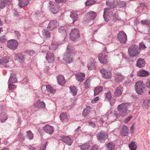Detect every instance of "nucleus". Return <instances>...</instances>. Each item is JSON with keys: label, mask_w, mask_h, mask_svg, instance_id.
I'll use <instances>...</instances> for the list:
<instances>
[{"label": "nucleus", "mask_w": 150, "mask_h": 150, "mask_svg": "<svg viewBox=\"0 0 150 150\" xmlns=\"http://www.w3.org/2000/svg\"><path fill=\"white\" fill-rule=\"evenodd\" d=\"M90 18H92L91 20H93L96 16V13L93 11H90L88 13H87Z\"/></svg>", "instance_id": "41"}, {"label": "nucleus", "mask_w": 150, "mask_h": 150, "mask_svg": "<svg viewBox=\"0 0 150 150\" xmlns=\"http://www.w3.org/2000/svg\"><path fill=\"white\" fill-rule=\"evenodd\" d=\"M112 98L111 93L110 92H108L105 95V99L110 101Z\"/></svg>", "instance_id": "45"}, {"label": "nucleus", "mask_w": 150, "mask_h": 150, "mask_svg": "<svg viewBox=\"0 0 150 150\" xmlns=\"http://www.w3.org/2000/svg\"><path fill=\"white\" fill-rule=\"evenodd\" d=\"M150 23V21L147 20H143L141 21V23L142 25H148Z\"/></svg>", "instance_id": "52"}, {"label": "nucleus", "mask_w": 150, "mask_h": 150, "mask_svg": "<svg viewBox=\"0 0 150 150\" xmlns=\"http://www.w3.org/2000/svg\"><path fill=\"white\" fill-rule=\"evenodd\" d=\"M98 58L100 62L103 64H105L108 62V56L105 54L103 53L99 54Z\"/></svg>", "instance_id": "9"}, {"label": "nucleus", "mask_w": 150, "mask_h": 150, "mask_svg": "<svg viewBox=\"0 0 150 150\" xmlns=\"http://www.w3.org/2000/svg\"><path fill=\"white\" fill-rule=\"evenodd\" d=\"M129 146L131 150H136L137 149V146L134 142H131L129 144Z\"/></svg>", "instance_id": "44"}, {"label": "nucleus", "mask_w": 150, "mask_h": 150, "mask_svg": "<svg viewBox=\"0 0 150 150\" xmlns=\"http://www.w3.org/2000/svg\"><path fill=\"white\" fill-rule=\"evenodd\" d=\"M80 147L81 150H88L89 146L88 144H85L81 146Z\"/></svg>", "instance_id": "42"}, {"label": "nucleus", "mask_w": 150, "mask_h": 150, "mask_svg": "<svg viewBox=\"0 0 150 150\" xmlns=\"http://www.w3.org/2000/svg\"><path fill=\"white\" fill-rule=\"evenodd\" d=\"M62 140L64 142L69 145H70L72 142L71 139L68 136H63L62 137Z\"/></svg>", "instance_id": "16"}, {"label": "nucleus", "mask_w": 150, "mask_h": 150, "mask_svg": "<svg viewBox=\"0 0 150 150\" xmlns=\"http://www.w3.org/2000/svg\"><path fill=\"white\" fill-rule=\"evenodd\" d=\"M117 16L116 15H115V16L113 17V19L115 21H116L117 20H118V19L117 18Z\"/></svg>", "instance_id": "64"}, {"label": "nucleus", "mask_w": 150, "mask_h": 150, "mask_svg": "<svg viewBox=\"0 0 150 150\" xmlns=\"http://www.w3.org/2000/svg\"><path fill=\"white\" fill-rule=\"evenodd\" d=\"M18 45L17 41L15 40H11L7 42V46L10 49L15 50L16 49Z\"/></svg>", "instance_id": "7"}, {"label": "nucleus", "mask_w": 150, "mask_h": 150, "mask_svg": "<svg viewBox=\"0 0 150 150\" xmlns=\"http://www.w3.org/2000/svg\"><path fill=\"white\" fill-rule=\"evenodd\" d=\"M138 75L140 76H146L149 75L148 71L144 70H141L139 71L137 74Z\"/></svg>", "instance_id": "27"}, {"label": "nucleus", "mask_w": 150, "mask_h": 150, "mask_svg": "<svg viewBox=\"0 0 150 150\" xmlns=\"http://www.w3.org/2000/svg\"><path fill=\"white\" fill-rule=\"evenodd\" d=\"M145 64V62L143 59L140 58L137 61L136 66L137 67L141 68L144 67Z\"/></svg>", "instance_id": "21"}, {"label": "nucleus", "mask_w": 150, "mask_h": 150, "mask_svg": "<svg viewBox=\"0 0 150 150\" xmlns=\"http://www.w3.org/2000/svg\"><path fill=\"white\" fill-rule=\"evenodd\" d=\"M119 5L122 7L125 6L126 5V4L125 2L124 1H121L119 2Z\"/></svg>", "instance_id": "54"}, {"label": "nucleus", "mask_w": 150, "mask_h": 150, "mask_svg": "<svg viewBox=\"0 0 150 150\" xmlns=\"http://www.w3.org/2000/svg\"><path fill=\"white\" fill-rule=\"evenodd\" d=\"M33 137V134L30 131H29V139H32Z\"/></svg>", "instance_id": "55"}, {"label": "nucleus", "mask_w": 150, "mask_h": 150, "mask_svg": "<svg viewBox=\"0 0 150 150\" xmlns=\"http://www.w3.org/2000/svg\"><path fill=\"white\" fill-rule=\"evenodd\" d=\"M64 28L63 27H62L61 28H59L58 30V31L59 32L61 33L62 31H63L64 33H65V31H64Z\"/></svg>", "instance_id": "60"}, {"label": "nucleus", "mask_w": 150, "mask_h": 150, "mask_svg": "<svg viewBox=\"0 0 150 150\" xmlns=\"http://www.w3.org/2000/svg\"><path fill=\"white\" fill-rule=\"evenodd\" d=\"M43 35H44L45 38H49L50 36V33L47 30H45L43 33Z\"/></svg>", "instance_id": "46"}, {"label": "nucleus", "mask_w": 150, "mask_h": 150, "mask_svg": "<svg viewBox=\"0 0 150 150\" xmlns=\"http://www.w3.org/2000/svg\"><path fill=\"white\" fill-rule=\"evenodd\" d=\"M123 90V88L120 86H119L117 88L114 92V95L116 97L120 96L122 94Z\"/></svg>", "instance_id": "19"}, {"label": "nucleus", "mask_w": 150, "mask_h": 150, "mask_svg": "<svg viewBox=\"0 0 150 150\" xmlns=\"http://www.w3.org/2000/svg\"><path fill=\"white\" fill-rule=\"evenodd\" d=\"M44 129L47 133L50 134H52L53 132V128L48 125L45 126Z\"/></svg>", "instance_id": "24"}, {"label": "nucleus", "mask_w": 150, "mask_h": 150, "mask_svg": "<svg viewBox=\"0 0 150 150\" xmlns=\"http://www.w3.org/2000/svg\"><path fill=\"white\" fill-rule=\"evenodd\" d=\"M50 3L51 8L50 10L51 12L54 14L57 13L59 9L58 6L57 5H54L53 2L51 1H50Z\"/></svg>", "instance_id": "14"}, {"label": "nucleus", "mask_w": 150, "mask_h": 150, "mask_svg": "<svg viewBox=\"0 0 150 150\" xmlns=\"http://www.w3.org/2000/svg\"><path fill=\"white\" fill-rule=\"evenodd\" d=\"M70 16L72 18L74 21H76L78 19V16L75 11H73L71 12Z\"/></svg>", "instance_id": "34"}, {"label": "nucleus", "mask_w": 150, "mask_h": 150, "mask_svg": "<svg viewBox=\"0 0 150 150\" xmlns=\"http://www.w3.org/2000/svg\"><path fill=\"white\" fill-rule=\"evenodd\" d=\"M92 18H90L88 14L87 13L83 18V22L85 24L88 23L91 20Z\"/></svg>", "instance_id": "37"}, {"label": "nucleus", "mask_w": 150, "mask_h": 150, "mask_svg": "<svg viewBox=\"0 0 150 150\" xmlns=\"http://www.w3.org/2000/svg\"><path fill=\"white\" fill-rule=\"evenodd\" d=\"M9 60V57L8 56L5 57L0 59V64L4 65L8 63Z\"/></svg>", "instance_id": "31"}, {"label": "nucleus", "mask_w": 150, "mask_h": 150, "mask_svg": "<svg viewBox=\"0 0 150 150\" xmlns=\"http://www.w3.org/2000/svg\"><path fill=\"white\" fill-rule=\"evenodd\" d=\"M150 103V100H145L143 104V106L147 109L148 107L149 106Z\"/></svg>", "instance_id": "40"}, {"label": "nucleus", "mask_w": 150, "mask_h": 150, "mask_svg": "<svg viewBox=\"0 0 150 150\" xmlns=\"http://www.w3.org/2000/svg\"><path fill=\"white\" fill-rule=\"evenodd\" d=\"M46 57L47 60L49 63H52L54 61V55L52 53H47Z\"/></svg>", "instance_id": "22"}, {"label": "nucleus", "mask_w": 150, "mask_h": 150, "mask_svg": "<svg viewBox=\"0 0 150 150\" xmlns=\"http://www.w3.org/2000/svg\"><path fill=\"white\" fill-rule=\"evenodd\" d=\"M60 117L63 122H67L69 120L68 116L65 113H61L60 115Z\"/></svg>", "instance_id": "17"}, {"label": "nucleus", "mask_w": 150, "mask_h": 150, "mask_svg": "<svg viewBox=\"0 0 150 150\" xmlns=\"http://www.w3.org/2000/svg\"><path fill=\"white\" fill-rule=\"evenodd\" d=\"M94 0H87L86 3V6H88L93 4L95 2Z\"/></svg>", "instance_id": "47"}, {"label": "nucleus", "mask_w": 150, "mask_h": 150, "mask_svg": "<svg viewBox=\"0 0 150 150\" xmlns=\"http://www.w3.org/2000/svg\"><path fill=\"white\" fill-rule=\"evenodd\" d=\"M76 53L75 50L68 45L67 47V50L64 55V60L67 63L71 62L73 60L72 56Z\"/></svg>", "instance_id": "2"}, {"label": "nucleus", "mask_w": 150, "mask_h": 150, "mask_svg": "<svg viewBox=\"0 0 150 150\" xmlns=\"http://www.w3.org/2000/svg\"><path fill=\"white\" fill-rule=\"evenodd\" d=\"M10 4L9 0H2L0 1V9L4 7L6 4L9 5Z\"/></svg>", "instance_id": "25"}, {"label": "nucleus", "mask_w": 150, "mask_h": 150, "mask_svg": "<svg viewBox=\"0 0 150 150\" xmlns=\"http://www.w3.org/2000/svg\"><path fill=\"white\" fill-rule=\"evenodd\" d=\"M135 88L136 91L138 94L142 95L144 93L145 86L142 81H137L135 84Z\"/></svg>", "instance_id": "4"}, {"label": "nucleus", "mask_w": 150, "mask_h": 150, "mask_svg": "<svg viewBox=\"0 0 150 150\" xmlns=\"http://www.w3.org/2000/svg\"><path fill=\"white\" fill-rule=\"evenodd\" d=\"M140 7L142 8H146V5L144 4H140Z\"/></svg>", "instance_id": "63"}, {"label": "nucleus", "mask_w": 150, "mask_h": 150, "mask_svg": "<svg viewBox=\"0 0 150 150\" xmlns=\"http://www.w3.org/2000/svg\"><path fill=\"white\" fill-rule=\"evenodd\" d=\"M96 62L95 61L94 59L91 58L88 61L87 67L88 69L90 70L93 69L95 68V64Z\"/></svg>", "instance_id": "13"}, {"label": "nucleus", "mask_w": 150, "mask_h": 150, "mask_svg": "<svg viewBox=\"0 0 150 150\" xmlns=\"http://www.w3.org/2000/svg\"><path fill=\"white\" fill-rule=\"evenodd\" d=\"M58 83L61 86H63L65 83V81L63 76L60 75L57 77Z\"/></svg>", "instance_id": "20"}, {"label": "nucleus", "mask_w": 150, "mask_h": 150, "mask_svg": "<svg viewBox=\"0 0 150 150\" xmlns=\"http://www.w3.org/2000/svg\"><path fill=\"white\" fill-rule=\"evenodd\" d=\"M47 143V142L43 143L40 147V150H45L46 149V146Z\"/></svg>", "instance_id": "51"}, {"label": "nucleus", "mask_w": 150, "mask_h": 150, "mask_svg": "<svg viewBox=\"0 0 150 150\" xmlns=\"http://www.w3.org/2000/svg\"><path fill=\"white\" fill-rule=\"evenodd\" d=\"M35 53V52L33 50H30L29 52V54L30 55H33Z\"/></svg>", "instance_id": "62"}, {"label": "nucleus", "mask_w": 150, "mask_h": 150, "mask_svg": "<svg viewBox=\"0 0 150 150\" xmlns=\"http://www.w3.org/2000/svg\"><path fill=\"white\" fill-rule=\"evenodd\" d=\"M8 88L9 90H13L15 89L16 88V86L15 85L12 84V83L8 84Z\"/></svg>", "instance_id": "48"}, {"label": "nucleus", "mask_w": 150, "mask_h": 150, "mask_svg": "<svg viewBox=\"0 0 150 150\" xmlns=\"http://www.w3.org/2000/svg\"><path fill=\"white\" fill-rule=\"evenodd\" d=\"M129 55L131 57H135L140 53V50L137 45H132L129 47L128 49Z\"/></svg>", "instance_id": "3"}, {"label": "nucleus", "mask_w": 150, "mask_h": 150, "mask_svg": "<svg viewBox=\"0 0 150 150\" xmlns=\"http://www.w3.org/2000/svg\"><path fill=\"white\" fill-rule=\"evenodd\" d=\"M90 108L89 107H87L84 109L83 113V116L85 117L90 112Z\"/></svg>", "instance_id": "36"}, {"label": "nucleus", "mask_w": 150, "mask_h": 150, "mask_svg": "<svg viewBox=\"0 0 150 150\" xmlns=\"http://www.w3.org/2000/svg\"><path fill=\"white\" fill-rule=\"evenodd\" d=\"M106 3L108 8L104 9L103 17L105 21H108L110 19V16H109V15L111 12L110 9L114 8V7L113 5L112 4L111 5L108 4L109 2L108 1H106Z\"/></svg>", "instance_id": "5"}, {"label": "nucleus", "mask_w": 150, "mask_h": 150, "mask_svg": "<svg viewBox=\"0 0 150 150\" xmlns=\"http://www.w3.org/2000/svg\"><path fill=\"white\" fill-rule=\"evenodd\" d=\"M98 146L97 145L93 146L91 148V150H97L98 148Z\"/></svg>", "instance_id": "59"}, {"label": "nucleus", "mask_w": 150, "mask_h": 150, "mask_svg": "<svg viewBox=\"0 0 150 150\" xmlns=\"http://www.w3.org/2000/svg\"><path fill=\"white\" fill-rule=\"evenodd\" d=\"M139 49L140 50H144L146 47L145 46V45L144 44L143 42H141L140 43L139 45Z\"/></svg>", "instance_id": "50"}, {"label": "nucleus", "mask_w": 150, "mask_h": 150, "mask_svg": "<svg viewBox=\"0 0 150 150\" xmlns=\"http://www.w3.org/2000/svg\"><path fill=\"white\" fill-rule=\"evenodd\" d=\"M123 76L120 74H116L115 76L116 80V81H121L123 79Z\"/></svg>", "instance_id": "43"}, {"label": "nucleus", "mask_w": 150, "mask_h": 150, "mask_svg": "<svg viewBox=\"0 0 150 150\" xmlns=\"http://www.w3.org/2000/svg\"><path fill=\"white\" fill-rule=\"evenodd\" d=\"M19 2V6L20 7L27 5L28 4V0H18Z\"/></svg>", "instance_id": "32"}, {"label": "nucleus", "mask_w": 150, "mask_h": 150, "mask_svg": "<svg viewBox=\"0 0 150 150\" xmlns=\"http://www.w3.org/2000/svg\"><path fill=\"white\" fill-rule=\"evenodd\" d=\"M59 24L56 21L52 20L50 22L47 28L50 30H53L57 28Z\"/></svg>", "instance_id": "11"}, {"label": "nucleus", "mask_w": 150, "mask_h": 150, "mask_svg": "<svg viewBox=\"0 0 150 150\" xmlns=\"http://www.w3.org/2000/svg\"><path fill=\"white\" fill-rule=\"evenodd\" d=\"M80 36L79 31L77 29L72 30L70 33V39L73 41L77 40Z\"/></svg>", "instance_id": "6"}, {"label": "nucleus", "mask_w": 150, "mask_h": 150, "mask_svg": "<svg viewBox=\"0 0 150 150\" xmlns=\"http://www.w3.org/2000/svg\"><path fill=\"white\" fill-rule=\"evenodd\" d=\"M106 150H116L114 144L109 142L106 145Z\"/></svg>", "instance_id": "26"}, {"label": "nucleus", "mask_w": 150, "mask_h": 150, "mask_svg": "<svg viewBox=\"0 0 150 150\" xmlns=\"http://www.w3.org/2000/svg\"><path fill=\"white\" fill-rule=\"evenodd\" d=\"M121 133L122 136H125L128 135L127 127L126 126H124L123 127Z\"/></svg>", "instance_id": "30"}, {"label": "nucleus", "mask_w": 150, "mask_h": 150, "mask_svg": "<svg viewBox=\"0 0 150 150\" xmlns=\"http://www.w3.org/2000/svg\"><path fill=\"white\" fill-rule=\"evenodd\" d=\"M7 40L4 35L0 37V42L1 43H4Z\"/></svg>", "instance_id": "49"}, {"label": "nucleus", "mask_w": 150, "mask_h": 150, "mask_svg": "<svg viewBox=\"0 0 150 150\" xmlns=\"http://www.w3.org/2000/svg\"><path fill=\"white\" fill-rule=\"evenodd\" d=\"M103 77L106 79H110L111 77V72L105 69H103L100 71Z\"/></svg>", "instance_id": "10"}, {"label": "nucleus", "mask_w": 150, "mask_h": 150, "mask_svg": "<svg viewBox=\"0 0 150 150\" xmlns=\"http://www.w3.org/2000/svg\"><path fill=\"white\" fill-rule=\"evenodd\" d=\"M34 106L35 107L37 108H44L45 107V105L43 102L41 101L40 100H38L34 104Z\"/></svg>", "instance_id": "28"}, {"label": "nucleus", "mask_w": 150, "mask_h": 150, "mask_svg": "<svg viewBox=\"0 0 150 150\" xmlns=\"http://www.w3.org/2000/svg\"><path fill=\"white\" fill-rule=\"evenodd\" d=\"M55 0L56 2H58L59 3H60L61 2H63L64 1H65L66 0Z\"/></svg>", "instance_id": "61"}, {"label": "nucleus", "mask_w": 150, "mask_h": 150, "mask_svg": "<svg viewBox=\"0 0 150 150\" xmlns=\"http://www.w3.org/2000/svg\"><path fill=\"white\" fill-rule=\"evenodd\" d=\"M146 86L147 88L150 89V80L146 83Z\"/></svg>", "instance_id": "58"}, {"label": "nucleus", "mask_w": 150, "mask_h": 150, "mask_svg": "<svg viewBox=\"0 0 150 150\" xmlns=\"http://www.w3.org/2000/svg\"><path fill=\"white\" fill-rule=\"evenodd\" d=\"M91 79H88L84 83V87L85 89L88 88L90 85Z\"/></svg>", "instance_id": "38"}, {"label": "nucleus", "mask_w": 150, "mask_h": 150, "mask_svg": "<svg viewBox=\"0 0 150 150\" xmlns=\"http://www.w3.org/2000/svg\"><path fill=\"white\" fill-rule=\"evenodd\" d=\"M70 88L71 92L72 93V95L74 96L76 95L77 92L76 88L74 86H70Z\"/></svg>", "instance_id": "39"}, {"label": "nucleus", "mask_w": 150, "mask_h": 150, "mask_svg": "<svg viewBox=\"0 0 150 150\" xmlns=\"http://www.w3.org/2000/svg\"><path fill=\"white\" fill-rule=\"evenodd\" d=\"M76 79L79 82H82L84 79L85 75L84 74L82 73H78L76 74Z\"/></svg>", "instance_id": "15"}, {"label": "nucleus", "mask_w": 150, "mask_h": 150, "mask_svg": "<svg viewBox=\"0 0 150 150\" xmlns=\"http://www.w3.org/2000/svg\"><path fill=\"white\" fill-rule=\"evenodd\" d=\"M7 118V117L5 112H2L0 114V120L1 122H4Z\"/></svg>", "instance_id": "29"}, {"label": "nucleus", "mask_w": 150, "mask_h": 150, "mask_svg": "<svg viewBox=\"0 0 150 150\" xmlns=\"http://www.w3.org/2000/svg\"><path fill=\"white\" fill-rule=\"evenodd\" d=\"M25 58L24 55L21 54L16 55L15 57V60H18L20 63L23 62Z\"/></svg>", "instance_id": "23"}, {"label": "nucleus", "mask_w": 150, "mask_h": 150, "mask_svg": "<svg viewBox=\"0 0 150 150\" xmlns=\"http://www.w3.org/2000/svg\"><path fill=\"white\" fill-rule=\"evenodd\" d=\"M46 90L48 93H54L55 90L51 85H48L46 86Z\"/></svg>", "instance_id": "33"}, {"label": "nucleus", "mask_w": 150, "mask_h": 150, "mask_svg": "<svg viewBox=\"0 0 150 150\" xmlns=\"http://www.w3.org/2000/svg\"><path fill=\"white\" fill-rule=\"evenodd\" d=\"M18 139L20 141H22L24 140L23 135L20 134L18 135Z\"/></svg>", "instance_id": "53"}, {"label": "nucleus", "mask_w": 150, "mask_h": 150, "mask_svg": "<svg viewBox=\"0 0 150 150\" xmlns=\"http://www.w3.org/2000/svg\"><path fill=\"white\" fill-rule=\"evenodd\" d=\"M131 104L129 103H123L119 105L117 108L118 113H115V115L117 118H119L120 116L124 117L129 111V109L130 107Z\"/></svg>", "instance_id": "1"}, {"label": "nucleus", "mask_w": 150, "mask_h": 150, "mask_svg": "<svg viewBox=\"0 0 150 150\" xmlns=\"http://www.w3.org/2000/svg\"><path fill=\"white\" fill-rule=\"evenodd\" d=\"M117 38L121 43H125L127 40V35L123 31H121L117 35Z\"/></svg>", "instance_id": "8"}, {"label": "nucleus", "mask_w": 150, "mask_h": 150, "mask_svg": "<svg viewBox=\"0 0 150 150\" xmlns=\"http://www.w3.org/2000/svg\"><path fill=\"white\" fill-rule=\"evenodd\" d=\"M107 133L102 131L98 133L97 135V139L100 141L105 140L107 138Z\"/></svg>", "instance_id": "12"}, {"label": "nucleus", "mask_w": 150, "mask_h": 150, "mask_svg": "<svg viewBox=\"0 0 150 150\" xmlns=\"http://www.w3.org/2000/svg\"><path fill=\"white\" fill-rule=\"evenodd\" d=\"M99 100V97H97L95 98L93 100H92V103H95L97 101Z\"/></svg>", "instance_id": "57"}, {"label": "nucleus", "mask_w": 150, "mask_h": 150, "mask_svg": "<svg viewBox=\"0 0 150 150\" xmlns=\"http://www.w3.org/2000/svg\"><path fill=\"white\" fill-rule=\"evenodd\" d=\"M103 89V87L101 86H98L95 88L94 90V96H96L99 93L101 92Z\"/></svg>", "instance_id": "35"}, {"label": "nucleus", "mask_w": 150, "mask_h": 150, "mask_svg": "<svg viewBox=\"0 0 150 150\" xmlns=\"http://www.w3.org/2000/svg\"><path fill=\"white\" fill-rule=\"evenodd\" d=\"M17 81V79L16 77V75L14 74H12L9 79L8 84L9 83H16Z\"/></svg>", "instance_id": "18"}, {"label": "nucleus", "mask_w": 150, "mask_h": 150, "mask_svg": "<svg viewBox=\"0 0 150 150\" xmlns=\"http://www.w3.org/2000/svg\"><path fill=\"white\" fill-rule=\"evenodd\" d=\"M132 116H128L127 118L125 120V122L126 123H127L129 121V120L132 118Z\"/></svg>", "instance_id": "56"}]
</instances>
